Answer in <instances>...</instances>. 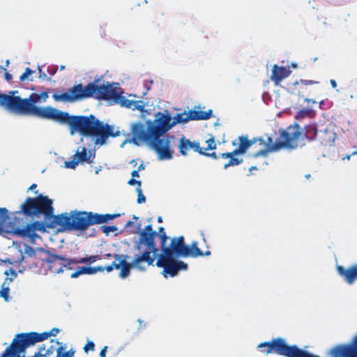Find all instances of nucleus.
<instances>
[{"mask_svg":"<svg viewBox=\"0 0 357 357\" xmlns=\"http://www.w3.org/2000/svg\"><path fill=\"white\" fill-rule=\"evenodd\" d=\"M54 211L53 200L40 194L36 197H27L16 213L31 218L43 215L46 220H51L49 228L59 226L60 231H84L90 225H95L92 212L73 211L70 214L64 213L54 215Z\"/></svg>","mask_w":357,"mask_h":357,"instance_id":"f257e3e1","label":"nucleus"},{"mask_svg":"<svg viewBox=\"0 0 357 357\" xmlns=\"http://www.w3.org/2000/svg\"><path fill=\"white\" fill-rule=\"evenodd\" d=\"M156 231L153 229L151 225H146L144 229L139 231V238L134 245L135 254L131 262L126 261L128 256L124 255L114 254L113 257L116 260H120L116 266V269H121L119 276L125 278L130 275L131 268L139 271H144L146 267L153 265L155 255L158 252L155 243Z\"/></svg>","mask_w":357,"mask_h":357,"instance_id":"f03ea898","label":"nucleus"},{"mask_svg":"<svg viewBox=\"0 0 357 357\" xmlns=\"http://www.w3.org/2000/svg\"><path fill=\"white\" fill-rule=\"evenodd\" d=\"M56 122L67 125L71 135L79 133L84 137H92L96 145L104 144L109 137L120 135L119 131L114 132L113 126L104 123L93 114L74 116L61 111Z\"/></svg>","mask_w":357,"mask_h":357,"instance_id":"7ed1b4c3","label":"nucleus"},{"mask_svg":"<svg viewBox=\"0 0 357 357\" xmlns=\"http://www.w3.org/2000/svg\"><path fill=\"white\" fill-rule=\"evenodd\" d=\"M178 114L173 119L168 111L158 112L155 114L153 121L148 120L146 123L149 125L151 132L154 135L157 144L155 148L160 151V160H169L173 157V151L169 148V137H162L164 134L169 131L177 123H181Z\"/></svg>","mask_w":357,"mask_h":357,"instance_id":"20e7f679","label":"nucleus"},{"mask_svg":"<svg viewBox=\"0 0 357 357\" xmlns=\"http://www.w3.org/2000/svg\"><path fill=\"white\" fill-rule=\"evenodd\" d=\"M3 102L6 103L14 112L23 115H32L36 117L52 120L56 121L61 111L58 109L47 106L38 107L36 103L42 100L38 93H33L28 98H21L20 97L3 96Z\"/></svg>","mask_w":357,"mask_h":357,"instance_id":"39448f33","label":"nucleus"},{"mask_svg":"<svg viewBox=\"0 0 357 357\" xmlns=\"http://www.w3.org/2000/svg\"><path fill=\"white\" fill-rule=\"evenodd\" d=\"M301 135V126L295 123L294 125L288 126L287 130H280L278 139L275 142H273L271 137H267L266 140L262 137H255L260 148L250 156L266 158L270 152L278 151L282 148L296 149L298 145V139Z\"/></svg>","mask_w":357,"mask_h":357,"instance_id":"423d86ee","label":"nucleus"},{"mask_svg":"<svg viewBox=\"0 0 357 357\" xmlns=\"http://www.w3.org/2000/svg\"><path fill=\"white\" fill-rule=\"evenodd\" d=\"M49 337H50V333L47 332L18 333L0 357H20V354H24L28 347L34 345L37 342H42Z\"/></svg>","mask_w":357,"mask_h":357,"instance_id":"0eeeda50","label":"nucleus"},{"mask_svg":"<svg viewBox=\"0 0 357 357\" xmlns=\"http://www.w3.org/2000/svg\"><path fill=\"white\" fill-rule=\"evenodd\" d=\"M93 90L92 83H89L86 86L78 84L70 88L67 92L61 94L54 93L52 98L56 102H74L92 97Z\"/></svg>","mask_w":357,"mask_h":357,"instance_id":"6e6552de","label":"nucleus"},{"mask_svg":"<svg viewBox=\"0 0 357 357\" xmlns=\"http://www.w3.org/2000/svg\"><path fill=\"white\" fill-rule=\"evenodd\" d=\"M131 142L139 146L142 143H146L149 148L153 149L158 156L160 159V151L155 148L157 142H155L154 135L151 132L149 125L146 124V128H145L144 124L141 122H136L131 126Z\"/></svg>","mask_w":357,"mask_h":357,"instance_id":"1a4fd4ad","label":"nucleus"},{"mask_svg":"<svg viewBox=\"0 0 357 357\" xmlns=\"http://www.w3.org/2000/svg\"><path fill=\"white\" fill-rule=\"evenodd\" d=\"M160 250L161 255L167 256L184 257L185 254L186 245L185 244L184 237L183 236L172 238L169 246L166 245L168 236L164 234L161 235Z\"/></svg>","mask_w":357,"mask_h":357,"instance_id":"9d476101","label":"nucleus"},{"mask_svg":"<svg viewBox=\"0 0 357 357\" xmlns=\"http://www.w3.org/2000/svg\"><path fill=\"white\" fill-rule=\"evenodd\" d=\"M156 265L163 268L162 274L167 278V275L174 277L181 270H185L188 264L182 261L176 260L174 257L160 255L157 260Z\"/></svg>","mask_w":357,"mask_h":357,"instance_id":"9b49d317","label":"nucleus"},{"mask_svg":"<svg viewBox=\"0 0 357 357\" xmlns=\"http://www.w3.org/2000/svg\"><path fill=\"white\" fill-rule=\"evenodd\" d=\"M49 227L44 222L34 221L26 225L23 228L17 227L13 229V234L18 237L28 238L29 241L34 243L38 238H40L36 231L45 232L46 228Z\"/></svg>","mask_w":357,"mask_h":357,"instance_id":"f8f14e48","label":"nucleus"},{"mask_svg":"<svg viewBox=\"0 0 357 357\" xmlns=\"http://www.w3.org/2000/svg\"><path fill=\"white\" fill-rule=\"evenodd\" d=\"M92 86L94 89L92 97H94L97 100H112L115 102H117L121 98V93L111 84L98 86L95 82H92Z\"/></svg>","mask_w":357,"mask_h":357,"instance_id":"ddd939ff","label":"nucleus"},{"mask_svg":"<svg viewBox=\"0 0 357 357\" xmlns=\"http://www.w3.org/2000/svg\"><path fill=\"white\" fill-rule=\"evenodd\" d=\"M178 149L179 153L182 155H186L188 154V151L192 150L195 152L199 153L200 155L211 157L215 160L221 158V154L220 155H217L215 152L206 153L205 151H204L203 148L200 146V144L198 142H192L189 139H187L183 136L179 139Z\"/></svg>","mask_w":357,"mask_h":357,"instance_id":"4468645a","label":"nucleus"},{"mask_svg":"<svg viewBox=\"0 0 357 357\" xmlns=\"http://www.w3.org/2000/svg\"><path fill=\"white\" fill-rule=\"evenodd\" d=\"M41 251L47 255L45 258L40 259L41 266L45 263L47 264L49 270L54 273H60L63 271V268L66 267L65 257L54 254L49 250L41 249Z\"/></svg>","mask_w":357,"mask_h":357,"instance_id":"2eb2a0df","label":"nucleus"},{"mask_svg":"<svg viewBox=\"0 0 357 357\" xmlns=\"http://www.w3.org/2000/svg\"><path fill=\"white\" fill-rule=\"evenodd\" d=\"M181 123H185L190 121L208 120L213 116L212 109L202 111L199 109H191L188 113L183 112L178 114Z\"/></svg>","mask_w":357,"mask_h":357,"instance_id":"dca6fc26","label":"nucleus"},{"mask_svg":"<svg viewBox=\"0 0 357 357\" xmlns=\"http://www.w3.org/2000/svg\"><path fill=\"white\" fill-rule=\"evenodd\" d=\"M357 357V336L354 344L340 345L331 351V357Z\"/></svg>","mask_w":357,"mask_h":357,"instance_id":"f3484780","label":"nucleus"},{"mask_svg":"<svg viewBox=\"0 0 357 357\" xmlns=\"http://www.w3.org/2000/svg\"><path fill=\"white\" fill-rule=\"evenodd\" d=\"M79 162H92L91 156L87 154L86 149L85 147H82L81 151L77 149L73 156V159L70 161H66L64 166L66 168L75 169Z\"/></svg>","mask_w":357,"mask_h":357,"instance_id":"a211bd4d","label":"nucleus"},{"mask_svg":"<svg viewBox=\"0 0 357 357\" xmlns=\"http://www.w3.org/2000/svg\"><path fill=\"white\" fill-rule=\"evenodd\" d=\"M291 73V70L284 66H278L277 64L273 66L271 75V80L273 82L275 86H278L281 82L288 77Z\"/></svg>","mask_w":357,"mask_h":357,"instance_id":"6ab92c4d","label":"nucleus"},{"mask_svg":"<svg viewBox=\"0 0 357 357\" xmlns=\"http://www.w3.org/2000/svg\"><path fill=\"white\" fill-rule=\"evenodd\" d=\"M337 273L344 278L347 283L352 284L357 280V264L352 265L347 268L342 266H337Z\"/></svg>","mask_w":357,"mask_h":357,"instance_id":"aec40b11","label":"nucleus"},{"mask_svg":"<svg viewBox=\"0 0 357 357\" xmlns=\"http://www.w3.org/2000/svg\"><path fill=\"white\" fill-rule=\"evenodd\" d=\"M238 144L232 142V145L238 147L234 149V153L243 155L247 152L250 147L257 144V140L254 138L249 139L247 135H241L238 137Z\"/></svg>","mask_w":357,"mask_h":357,"instance_id":"412c9836","label":"nucleus"},{"mask_svg":"<svg viewBox=\"0 0 357 357\" xmlns=\"http://www.w3.org/2000/svg\"><path fill=\"white\" fill-rule=\"evenodd\" d=\"M336 138L335 133L331 130H319L317 139L324 146H332Z\"/></svg>","mask_w":357,"mask_h":357,"instance_id":"4be33fe9","label":"nucleus"},{"mask_svg":"<svg viewBox=\"0 0 357 357\" xmlns=\"http://www.w3.org/2000/svg\"><path fill=\"white\" fill-rule=\"evenodd\" d=\"M238 153H234V150L231 152H227L221 153V158L223 159H229V160L223 164L224 169H227L229 167L237 166L241 164L243 161V158L237 157Z\"/></svg>","mask_w":357,"mask_h":357,"instance_id":"5701e85b","label":"nucleus"},{"mask_svg":"<svg viewBox=\"0 0 357 357\" xmlns=\"http://www.w3.org/2000/svg\"><path fill=\"white\" fill-rule=\"evenodd\" d=\"M185 254L184 257H203L204 252L198 248V244L196 241H193L190 246L186 245Z\"/></svg>","mask_w":357,"mask_h":357,"instance_id":"b1692460","label":"nucleus"},{"mask_svg":"<svg viewBox=\"0 0 357 357\" xmlns=\"http://www.w3.org/2000/svg\"><path fill=\"white\" fill-rule=\"evenodd\" d=\"M305 137L309 141L317 140L318 137V130L317 124L313 123L306 125L304 127Z\"/></svg>","mask_w":357,"mask_h":357,"instance_id":"393cba45","label":"nucleus"},{"mask_svg":"<svg viewBox=\"0 0 357 357\" xmlns=\"http://www.w3.org/2000/svg\"><path fill=\"white\" fill-rule=\"evenodd\" d=\"M120 216L119 213L114 214H98L94 213V222L95 225L101 224L108 222L109 220H113Z\"/></svg>","mask_w":357,"mask_h":357,"instance_id":"a878e982","label":"nucleus"},{"mask_svg":"<svg viewBox=\"0 0 357 357\" xmlns=\"http://www.w3.org/2000/svg\"><path fill=\"white\" fill-rule=\"evenodd\" d=\"M95 270L92 267L81 266L78 267L77 270L73 273L70 275L72 278H76L80 275H93L94 274Z\"/></svg>","mask_w":357,"mask_h":357,"instance_id":"bb28decb","label":"nucleus"},{"mask_svg":"<svg viewBox=\"0 0 357 357\" xmlns=\"http://www.w3.org/2000/svg\"><path fill=\"white\" fill-rule=\"evenodd\" d=\"M54 347L51 346L50 348L45 349V345L39 348L38 351L36 352L37 357H49L54 352Z\"/></svg>","mask_w":357,"mask_h":357,"instance_id":"cd10ccee","label":"nucleus"},{"mask_svg":"<svg viewBox=\"0 0 357 357\" xmlns=\"http://www.w3.org/2000/svg\"><path fill=\"white\" fill-rule=\"evenodd\" d=\"M56 351V357H74L75 355V351L73 349L65 351V348L63 346L59 347Z\"/></svg>","mask_w":357,"mask_h":357,"instance_id":"c85d7f7f","label":"nucleus"},{"mask_svg":"<svg viewBox=\"0 0 357 357\" xmlns=\"http://www.w3.org/2000/svg\"><path fill=\"white\" fill-rule=\"evenodd\" d=\"M306 117H312V110L311 109H302L300 111H298L295 116V118L297 120H303Z\"/></svg>","mask_w":357,"mask_h":357,"instance_id":"c756f323","label":"nucleus"},{"mask_svg":"<svg viewBox=\"0 0 357 357\" xmlns=\"http://www.w3.org/2000/svg\"><path fill=\"white\" fill-rule=\"evenodd\" d=\"M17 93V91H11L9 92L8 94L0 93V106L3 107V108H6V109H8L9 111H11V112H14V109H12L6 103H3L2 100H3V96L17 97V96H15V93Z\"/></svg>","mask_w":357,"mask_h":357,"instance_id":"7c9ffc66","label":"nucleus"},{"mask_svg":"<svg viewBox=\"0 0 357 357\" xmlns=\"http://www.w3.org/2000/svg\"><path fill=\"white\" fill-rule=\"evenodd\" d=\"M118 102H120L121 106H123V107H125L126 108H131V107H132L133 100H128V99H127L124 96H121V98H119Z\"/></svg>","mask_w":357,"mask_h":357,"instance_id":"2f4dec72","label":"nucleus"},{"mask_svg":"<svg viewBox=\"0 0 357 357\" xmlns=\"http://www.w3.org/2000/svg\"><path fill=\"white\" fill-rule=\"evenodd\" d=\"M206 143L207 144V146L206 148H203L204 151L207 150H213L216 148V143L215 141V137H211L208 139L206 141Z\"/></svg>","mask_w":357,"mask_h":357,"instance_id":"473e14b6","label":"nucleus"},{"mask_svg":"<svg viewBox=\"0 0 357 357\" xmlns=\"http://www.w3.org/2000/svg\"><path fill=\"white\" fill-rule=\"evenodd\" d=\"M133 110L137 109L140 112H143L144 109V104L142 100H133L132 107H131Z\"/></svg>","mask_w":357,"mask_h":357,"instance_id":"72a5a7b5","label":"nucleus"},{"mask_svg":"<svg viewBox=\"0 0 357 357\" xmlns=\"http://www.w3.org/2000/svg\"><path fill=\"white\" fill-rule=\"evenodd\" d=\"M136 192L137 193V202L138 204H142L146 202V197L142 193V190L141 188L137 187L136 189Z\"/></svg>","mask_w":357,"mask_h":357,"instance_id":"f704fd0d","label":"nucleus"},{"mask_svg":"<svg viewBox=\"0 0 357 357\" xmlns=\"http://www.w3.org/2000/svg\"><path fill=\"white\" fill-rule=\"evenodd\" d=\"M101 230L105 234H109L110 232H114L117 230V227L114 225L112 226H105L103 225L101 227Z\"/></svg>","mask_w":357,"mask_h":357,"instance_id":"c9c22d12","label":"nucleus"},{"mask_svg":"<svg viewBox=\"0 0 357 357\" xmlns=\"http://www.w3.org/2000/svg\"><path fill=\"white\" fill-rule=\"evenodd\" d=\"M34 73L33 70H32L29 68H26L25 69V71L22 73V75L20 77V80L21 82L24 81L25 79H28L29 76L32 75Z\"/></svg>","mask_w":357,"mask_h":357,"instance_id":"e433bc0d","label":"nucleus"},{"mask_svg":"<svg viewBox=\"0 0 357 357\" xmlns=\"http://www.w3.org/2000/svg\"><path fill=\"white\" fill-rule=\"evenodd\" d=\"M317 83H319V82L317 81H314V80L301 79L299 82L298 81L295 82L294 85L296 86V85L301 84L303 86H307V85L315 84Z\"/></svg>","mask_w":357,"mask_h":357,"instance_id":"4c0bfd02","label":"nucleus"},{"mask_svg":"<svg viewBox=\"0 0 357 357\" xmlns=\"http://www.w3.org/2000/svg\"><path fill=\"white\" fill-rule=\"evenodd\" d=\"M24 252L29 257H35L37 258L36 250L31 246H26L24 249Z\"/></svg>","mask_w":357,"mask_h":357,"instance_id":"58836bf2","label":"nucleus"},{"mask_svg":"<svg viewBox=\"0 0 357 357\" xmlns=\"http://www.w3.org/2000/svg\"><path fill=\"white\" fill-rule=\"evenodd\" d=\"M9 287H3L0 291L1 296L3 297L6 301L9 298Z\"/></svg>","mask_w":357,"mask_h":357,"instance_id":"ea45409f","label":"nucleus"},{"mask_svg":"<svg viewBox=\"0 0 357 357\" xmlns=\"http://www.w3.org/2000/svg\"><path fill=\"white\" fill-rule=\"evenodd\" d=\"M8 218V210L6 208H0V224Z\"/></svg>","mask_w":357,"mask_h":357,"instance_id":"a19ab883","label":"nucleus"},{"mask_svg":"<svg viewBox=\"0 0 357 357\" xmlns=\"http://www.w3.org/2000/svg\"><path fill=\"white\" fill-rule=\"evenodd\" d=\"M79 258H73V259H66L65 257L64 263L66 267L70 266V264H79Z\"/></svg>","mask_w":357,"mask_h":357,"instance_id":"79ce46f5","label":"nucleus"},{"mask_svg":"<svg viewBox=\"0 0 357 357\" xmlns=\"http://www.w3.org/2000/svg\"><path fill=\"white\" fill-rule=\"evenodd\" d=\"M94 349L95 344L92 341H89L84 347V350L86 353H88L89 351H93Z\"/></svg>","mask_w":357,"mask_h":357,"instance_id":"37998d69","label":"nucleus"},{"mask_svg":"<svg viewBox=\"0 0 357 357\" xmlns=\"http://www.w3.org/2000/svg\"><path fill=\"white\" fill-rule=\"evenodd\" d=\"M87 258H88V264H93V263L96 262V261L102 259L101 256H100L98 255H91L89 257H87Z\"/></svg>","mask_w":357,"mask_h":357,"instance_id":"c03bdc74","label":"nucleus"},{"mask_svg":"<svg viewBox=\"0 0 357 357\" xmlns=\"http://www.w3.org/2000/svg\"><path fill=\"white\" fill-rule=\"evenodd\" d=\"M117 264H118V263L116 261H114L112 262V264L111 265L105 266V269L107 272H111L112 271H113L114 268L116 269Z\"/></svg>","mask_w":357,"mask_h":357,"instance_id":"a18cd8bd","label":"nucleus"},{"mask_svg":"<svg viewBox=\"0 0 357 357\" xmlns=\"http://www.w3.org/2000/svg\"><path fill=\"white\" fill-rule=\"evenodd\" d=\"M128 184L130 185H134L137 184V187L141 188L142 182L140 181H137V180H135V178H132L128 181Z\"/></svg>","mask_w":357,"mask_h":357,"instance_id":"49530a36","label":"nucleus"},{"mask_svg":"<svg viewBox=\"0 0 357 357\" xmlns=\"http://www.w3.org/2000/svg\"><path fill=\"white\" fill-rule=\"evenodd\" d=\"M4 274L6 275H8L9 274H11L14 278H15L17 276L16 272L12 268H10L9 269L6 270L4 272Z\"/></svg>","mask_w":357,"mask_h":357,"instance_id":"de8ad7c7","label":"nucleus"},{"mask_svg":"<svg viewBox=\"0 0 357 357\" xmlns=\"http://www.w3.org/2000/svg\"><path fill=\"white\" fill-rule=\"evenodd\" d=\"M49 92L48 91H43L40 94H39V96L40 98V100L45 102L46 99L48 98Z\"/></svg>","mask_w":357,"mask_h":357,"instance_id":"09e8293b","label":"nucleus"},{"mask_svg":"<svg viewBox=\"0 0 357 357\" xmlns=\"http://www.w3.org/2000/svg\"><path fill=\"white\" fill-rule=\"evenodd\" d=\"M59 329L57 328H53L50 331L47 332L50 333V336H56L59 333Z\"/></svg>","mask_w":357,"mask_h":357,"instance_id":"8fccbe9b","label":"nucleus"},{"mask_svg":"<svg viewBox=\"0 0 357 357\" xmlns=\"http://www.w3.org/2000/svg\"><path fill=\"white\" fill-rule=\"evenodd\" d=\"M156 234H157V235L155 236V237H156L157 236H159V238H160V241H161V236H162L161 235H162V234H164L165 235H167V234H166V233H165V229H164L162 227H159V233L158 234V233L156 232Z\"/></svg>","mask_w":357,"mask_h":357,"instance_id":"3c124183","label":"nucleus"},{"mask_svg":"<svg viewBox=\"0 0 357 357\" xmlns=\"http://www.w3.org/2000/svg\"><path fill=\"white\" fill-rule=\"evenodd\" d=\"M92 268H93V269L95 270L94 274H96L98 272H102L105 270V267L101 266H99L97 267H92Z\"/></svg>","mask_w":357,"mask_h":357,"instance_id":"603ef678","label":"nucleus"},{"mask_svg":"<svg viewBox=\"0 0 357 357\" xmlns=\"http://www.w3.org/2000/svg\"><path fill=\"white\" fill-rule=\"evenodd\" d=\"M107 347L105 346L100 352V357H106Z\"/></svg>","mask_w":357,"mask_h":357,"instance_id":"864d4df0","label":"nucleus"},{"mask_svg":"<svg viewBox=\"0 0 357 357\" xmlns=\"http://www.w3.org/2000/svg\"><path fill=\"white\" fill-rule=\"evenodd\" d=\"M78 262H79V264L88 263V258H87V257L79 258V261Z\"/></svg>","mask_w":357,"mask_h":357,"instance_id":"5fc2aeb1","label":"nucleus"},{"mask_svg":"<svg viewBox=\"0 0 357 357\" xmlns=\"http://www.w3.org/2000/svg\"><path fill=\"white\" fill-rule=\"evenodd\" d=\"M4 77H5V79L8 81V82H10L12 80V75L8 73H6L5 75H4Z\"/></svg>","mask_w":357,"mask_h":357,"instance_id":"6e6d98bb","label":"nucleus"},{"mask_svg":"<svg viewBox=\"0 0 357 357\" xmlns=\"http://www.w3.org/2000/svg\"><path fill=\"white\" fill-rule=\"evenodd\" d=\"M131 176L132 177L134 178L135 177H139V172L138 170H133L132 172H131Z\"/></svg>","mask_w":357,"mask_h":357,"instance_id":"4d7b16f0","label":"nucleus"},{"mask_svg":"<svg viewBox=\"0 0 357 357\" xmlns=\"http://www.w3.org/2000/svg\"><path fill=\"white\" fill-rule=\"evenodd\" d=\"M162 15L163 13H156L153 17V23H156L157 22V20L158 19V17L159 15Z\"/></svg>","mask_w":357,"mask_h":357,"instance_id":"13d9d810","label":"nucleus"},{"mask_svg":"<svg viewBox=\"0 0 357 357\" xmlns=\"http://www.w3.org/2000/svg\"><path fill=\"white\" fill-rule=\"evenodd\" d=\"M37 188V184L36 183H33L29 188H28V191L29 190H35L36 188Z\"/></svg>","mask_w":357,"mask_h":357,"instance_id":"bf43d9fd","label":"nucleus"},{"mask_svg":"<svg viewBox=\"0 0 357 357\" xmlns=\"http://www.w3.org/2000/svg\"><path fill=\"white\" fill-rule=\"evenodd\" d=\"M330 82L333 88H335L337 86V83L335 79H331Z\"/></svg>","mask_w":357,"mask_h":357,"instance_id":"052dcab7","label":"nucleus"},{"mask_svg":"<svg viewBox=\"0 0 357 357\" xmlns=\"http://www.w3.org/2000/svg\"><path fill=\"white\" fill-rule=\"evenodd\" d=\"M39 72H40V73H41V69L40 68H39ZM46 76H47L46 74L43 73V74H40L39 77L45 79L46 77Z\"/></svg>","mask_w":357,"mask_h":357,"instance_id":"680f3d73","label":"nucleus"},{"mask_svg":"<svg viewBox=\"0 0 357 357\" xmlns=\"http://www.w3.org/2000/svg\"><path fill=\"white\" fill-rule=\"evenodd\" d=\"M351 155H352L351 154V155H346L345 156L343 157L342 160H350Z\"/></svg>","mask_w":357,"mask_h":357,"instance_id":"e2e57ef3","label":"nucleus"},{"mask_svg":"<svg viewBox=\"0 0 357 357\" xmlns=\"http://www.w3.org/2000/svg\"><path fill=\"white\" fill-rule=\"evenodd\" d=\"M132 224H133L132 221L129 220V221H128V222H126V227L131 226Z\"/></svg>","mask_w":357,"mask_h":357,"instance_id":"0e129e2a","label":"nucleus"},{"mask_svg":"<svg viewBox=\"0 0 357 357\" xmlns=\"http://www.w3.org/2000/svg\"><path fill=\"white\" fill-rule=\"evenodd\" d=\"M291 67L294 68H296L298 67V64L296 63H292L291 64Z\"/></svg>","mask_w":357,"mask_h":357,"instance_id":"69168bd1","label":"nucleus"},{"mask_svg":"<svg viewBox=\"0 0 357 357\" xmlns=\"http://www.w3.org/2000/svg\"><path fill=\"white\" fill-rule=\"evenodd\" d=\"M204 255H206V256L211 255V252L209 250L206 251L205 252H204Z\"/></svg>","mask_w":357,"mask_h":357,"instance_id":"338daca9","label":"nucleus"},{"mask_svg":"<svg viewBox=\"0 0 357 357\" xmlns=\"http://www.w3.org/2000/svg\"><path fill=\"white\" fill-rule=\"evenodd\" d=\"M256 169H257L256 166H252V167H250V169H249L250 172H252V170H256Z\"/></svg>","mask_w":357,"mask_h":357,"instance_id":"774afa93","label":"nucleus"}]
</instances>
